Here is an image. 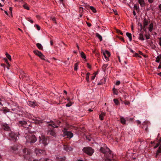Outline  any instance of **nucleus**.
<instances>
[{
	"instance_id": "f257e3e1",
	"label": "nucleus",
	"mask_w": 161,
	"mask_h": 161,
	"mask_svg": "<svg viewBox=\"0 0 161 161\" xmlns=\"http://www.w3.org/2000/svg\"><path fill=\"white\" fill-rule=\"evenodd\" d=\"M26 143H30L31 145L35 142L37 141V138L34 135H29L26 137Z\"/></svg>"
},
{
	"instance_id": "f03ea898",
	"label": "nucleus",
	"mask_w": 161,
	"mask_h": 161,
	"mask_svg": "<svg viewBox=\"0 0 161 161\" xmlns=\"http://www.w3.org/2000/svg\"><path fill=\"white\" fill-rule=\"evenodd\" d=\"M83 151L84 153L90 156L92 155L94 153L93 149L90 147H84L83 149Z\"/></svg>"
},
{
	"instance_id": "7ed1b4c3",
	"label": "nucleus",
	"mask_w": 161,
	"mask_h": 161,
	"mask_svg": "<svg viewBox=\"0 0 161 161\" xmlns=\"http://www.w3.org/2000/svg\"><path fill=\"white\" fill-rule=\"evenodd\" d=\"M100 151L102 153L104 154L105 156H107L109 154L111 153V150L107 147L105 148L101 147L100 149Z\"/></svg>"
},
{
	"instance_id": "20e7f679",
	"label": "nucleus",
	"mask_w": 161,
	"mask_h": 161,
	"mask_svg": "<svg viewBox=\"0 0 161 161\" xmlns=\"http://www.w3.org/2000/svg\"><path fill=\"white\" fill-rule=\"evenodd\" d=\"M159 145V147L158 149L156 152L155 157L156 158H157L158 156L161 153V144L160 145V143H158L154 147V148H157Z\"/></svg>"
},
{
	"instance_id": "39448f33",
	"label": "nucleus",
	"mask_w": 161,
	"mask_h": 161,
	"mask_svg": "<svg viewBox=\"0 0 161 161\" xmlns=\"http://www.w3.org/2000/svg\"><path fill=\"white\" fill-rule=\"evenodd\" d=\"M46 132L47 135H51L55 137L56 136V133L53 130L51 129L48 130H47Z\"/></svg>"
},
{
	"instance_id": "423d86ee",
	"label": "nucleus",
	"mask_w": 161,
	"mask_h": 161,
	"mask_svg": "<svg viewBox=\"0 0 161 161\" xmlns=\"http://www.w3.org/2000/svg\"><path fill=\"white\" fill-rule=\"evenodd\" d=\"M105 158L103 159L104 161H114L112 159L113 156L112 153L109 154L107 156H105Z\"/></svg>"
},
{
	"instance_id": "0eeeda50",
	"label": "nucleus",
	"mask_w": 161,
	"mask_h": 161,
	"mask_svg": "<svg viewBox=\"0 0 161 161\" xmlns=\"http://www.w3.org/2000/svg\"><path fill=\"white\" fill-rule=\"evenodd\" d=\"M40 141H42L41 142L43 143L45 146L47 145L48 143V141L47 139L45 138L44 137H42L41 139L40 137H39Z\"/></svg>"
},
{
	"instance_id": "6e6552de",
	"label": "nucleus",
	"mask_w": 161,
	"mask_h": 161,
	"mask_svg": "<svg viewBox=\"0 0 161 161\" xmlns=\"http://www.w3.org/2000/svg\"><path fill=\"white\" fill-rule=\"evenodd\" d=\"M47 123L49 124L48 125L52 126L53 128H57L58 126L56 125V124L52 120H50L49 121H45Z\"/></svg>"
},
{
	"instance_id": "1a4fd4ad",
	"label": "nucleus",
	"mask_w": 161,
	"mask_h": 161,
	"mask_svg": "<svg viewBox=\"0 0 161 161\" xmlns=\"http://www.w3.org/2000/svg\"><path fill=\"white\" fill-rule=\"evenodd\" d=\"M9 136L13 138L14 140L16 141L18 139L19 136L16 134H15L14 133L11 132V133H9Z\"/></svg>"
},
{
	"instance_id": "9d476101",
	"label": "nucleus",
	"mask_w": 161,
	"mask_h": 161,
	"mask_svg": "<svg viewBox=\"0 0 161 161\" xmlns=\"http://www.w3.org/2000/svg\"><path fill=\"white\" fill-rule=\"evenodd\" d=\"M64 148L65 150L67 152H70L73 150V148L69 146L66 145H64Z\"/></svg>"
},
{
	"instance_id": "9b49d317",
	"label": "nucleus",
	"mask_w": 161,
	"mask_h": 161,
	"mask_svg": "<svg viewBox=\"0 0 161 161\" xmlns=\"http://www.w3.org/2000/svg\"><path fill=\"white\" fill-rule=\"evenodd\" d=\"M23 152L25 155H30L31 153V152L30 150L26 148L23 149Z\"/></svg>"
},
{
	"instance_id": "f8f14e48",
	"label": "nucleus",
	"mask_w": 161,
	"mask_h": 161,
	"mask_svg": "<svg viewBox=\"0 0 161 161\" xmlns=\"http://www.w3.org/2000/svg\"><path fill=\"white\" fill-rule=\"evenodd\" d=\"M17 145H14V146L11 147V148L12 150V151L14 153H16L17 151L18 150V147Z\"/></svg>"
},
{
	"instance_id": "ddd939ff",
	"label": "nucleus",
	"mask_w": 161,
	"mask_h": 161,
	"mask_svg": "<svg viewBox=\"0 0 161 161\" xmlns=\"http://www.w3.org/2000/svg\"><path fill=\"white\" fill-rule=\"evenodd\" d=\"M138 29H140V31L143 29L144 31H146V28L142 26V24L140 23H139L138 24Z\"/></svg>"
},
{
	"instance_id": "4468645a",
	"label": "nucleus",
	"mask_w": 161,
	"mask_h": 161,
	"mask_svg": "<svg viewBox=\"0 0 161 161\" xmlns=\"http://www.w3.org/2000/svg\"><path fill=\"white\" fill-rule=\"evenodd\" d=\"M65 135H66L68 137L70 138L73 136V134L70 131H66L65 133Z\"/></svg>"
},
{
	"instance_id": "2eb2a0df",
	"label": "nucleus",
	"mask_w": 161,
	"mask_h": 161,
	"mask_svg": "<svg viewBox=\"0 0 161 161\" xmlns=\"http://www.w3.org/2000/svg\"><path fill=\"white\" fill-rule=\"evenodd\" d=\"M34 53L36 55L39 57H41V56L42 55V54L40 51L37 50H35L33 51Z\"/></svg>"
},
{
	"instance_id": "dca6fc26",
	"label": "nucleus",
	"mask_w": 161,
	"mask_h": 161,
	"mask_svg": "<svg viewBox=\"0 0 161 161\" xmlns=\"http://www.w3.org/2000/svg\"><path fill=\"white\" fill-rule=\"evenodd\" d=\"M28 104L29 105L32 107H35L36 105V103L34 101H29Z\"/></svg>"
},
{
	"instance_id": "f3484780",
	"label": "nucleus",
	"mask_w": 161,
	"mask_h": 161,
	"mask_svg": "<svg viewBox=\"0 0 161 161\" xmlns=\"http://www.w3.org/2000/svg\"><path fill=\"white\" fill-rule=\"evenodd\" d=\"M3 129L6 131H9L10 130V128L7 124H4L3 127Z\"/></svg>"
},
{
	"instance_id": "a211bd4d",
	"label": "nucleus",
	"mask_w": 161,
	"mask_h": 161,
	"mask_svg": "<svg viewBox=\"0 0 161 161\" xmlns=\"http://www.w3.org/2000/svg\"><path fill=\"white\" fill-rule=\"evenodd\" d=\"M138 2L141 7H144L145 6L144 0H138Z\"/></svg>"
},
{
	"instance_id": "6ab92c4d",
	"label": "nucleus",
	"mask_w": 161,
	"mask_h": 161,
	"mask_svg": "<svg viewBox=\"0 0 161 161\" xmlns=\"http://www.w3.org/2000/svg\"><path fill=\"white\" fill-rule=\"evenodd\" d=\"M36 154H38V153L42 154L45 153V151L42 150H38L36 149L35 151Z\"/></svg>"
},
{
	"instance_id": "aec40b11",
	"label": "nucleus",
	"mask_w": 161,
	"mask_h": 161,
	"mask_svg": "<svg viewBox=\"0 0 161 161\" xmlns=\"http://www.w3.org/2000/svg\"><path fill=\"white\" fill-rule=\"evenodd\" d=\"M126 35L129 37L130 41H131L132 39L131 34L130 33L127 32L126 33Z\"/></svg>"
},
{
	"instance_id": "412c9836",
	"label": "nucleus",
	"mask_w": 161,
	"mask_h": 161,
	"mask_svg": "<svg viewBox=\"0 0 161 161\" xmlns=\"http://www.w3.org/2000/svg\"><path fill=\"white\" fill-rule=\"evenodd\" d=\"M105 113L102 112L99 115V118L101 120H102L103 119V117L105 116Z\"/></svg>"
},
{
	"instance_id": "4be33fe9",
	"label": "nucleus",
	"mask_w": 161,
	"mask_h": 161,
	"mask_svg": "<svg viewBox=\"0 0 161 161\" xmlns=\"http://www.w3.org/2000/svg\"><path fill=\"white\" fill-rule=\"evenodd\" d=\"M19 123L21 125V126H23L27 124L26 121L24 120L19 121Z\"/></svg>"
},
{
	"instance_id": "5701e85b",
	"label": "nucleus",
	"mask_w": 161,
	"mask_h": 161,
	"mask_svg": "<svg viewBox=\"0 0 161 161\" xmlns=\"http://www.w3.org/2000/svg\"><path fill=\"white\" fill-rule=\"evenodd\" d=\"M120 122L123 124H125L126 120L123 117H120Z\"/></svg>"
},
{
	"instance_id": "b1692460",
	"label": "nucleus",
	"mask_w": 161,
	"mask_h": 161,
	"mask_svg": "<svg viewBox=\"0 0 161 161\" xmlns=\"http://www.w3.org/2000/svg\"><path fill=\"white\" fill-rule=\"evenodd\" d=\"M36 45L39 49L40 50L43 49L42 46L40 43H37L36 44Z\"/></svg>"
},
{
	"instance_id": "393cba45",
	"label": "nucleus",
	"mask_w": 161,
	"mask_h": 161,
	"mask_svg": "<svg viewBox=\"0 0 161 161\" xmlns=\"http://www.w3.org/2000/svg\"><path fill=\"white\" fill-rule=\"evenodd\" d=\"M148 25V22L146 19H145L143 21V26L145 27Z\"/></svg>"
},
{
	"instance_id": "a878e982",
	"label": "nucleus",
	"mask_w": 161,
	"mask_h": 161,
	"mask_svg": "<svg viewBox=\"0 0 161 161\" xmlns=\"http://www.w3.org/2000/svg\"><path fill=\"white\" fill-rule=\"evenodd\" d=\"M153 24L151 23L149 25V30L151 32L153 30Z\"/></svg>"
},
{
	"instance_id": "bb28decb",
	"label": "nucleus",
	"mask_w": 161,
	"mask_h": 161,
	"mask_svg": "<svg viewBox=\"0 0 161 161\" xmlns=\"http://www.w3.org/2000/svg\"><path fill=\"white\" fill-rule=\"evenodd\" d=\"M49 160L46 158H41L39 160L36 159L33 160V161H49Z\"/></svg>"
},
{
	"instance_id": "cd10ccee",
	"label": "nucleus",
	"mask_w": 161,
	"mask_h": 161,
	"mask_svg": "<svg viewBox=\"0 0 161 161\" xmlns=\"http://www.w3.org/2000/svg\"><path fill=\"white\" fill-rule=\"evenodd\" d=\"M143 32L139 34V39L140 40H142V41H143L144 40V38L143 37Z\"/></svg>"
},
{
	"instance_id": "c85d7f7f",
	"label": "nucleus",
	"mask_w": 161,
	"mask_h": 161,
	"mask_svg": "<svg viewBox=\"0 0 161 161\" xmlns=\"http://www.w3.org/2000/svg\"><path fill=\"white\" fill-rule=\"evenodd\" d=\"M80 54L81 57L84 59H86V57L84 53L83 52H80Z\"/></svg>"
},
{
	"instance_id": "c756f323",
	"label": "nucleus",
	"mask_w": 161,
	"mask_h": 161,
	"mask_svg": "<svg viewBox=\"0 0 161 161\" xmlns=\"http://www.w3.org/2000/svg\"><path fill=\"white\" fill-rule=\"evenodd\" d=\"M96 36L101 41L102 40V36L98 33H96Z\"/></svg>"
},
{
	"instance_id": "7c9ffc66",
	"label": "nucleus",
	"mask_w": 161,
	"mask_h": 161,
	"mask_svg": "<svg viewBox=\"0 0 161 161\" xmlns=\"http://www.w3.org/2000/svg\"><path fill=\"white\" fill-rule=\"evenodd\" d=\"M90 8L93 11V12L95 13L97 12V10L93 6H90Z\"/></svg>"
},
{
	"instance_id": "2f4dec72",
	"label": "nucleus",
	"mask_w": 161,
	"mask_h": 161,
	"mask_svg": "<svg viewBox=\"0 0 161 161\" xmlns=\"http://www.w3.org/2000/svg\"><path fill=\"white\" fill-rule=\"evenodd\" d=\"M6 55L7 57V58L10 61H11L12 60L11 58V56L8 54V53H6Z\"/></svg>"
},
{
	"instance_id": "473e14b6",
	"label": "nucleus",
	"mask_w": 161,
	"mask_h": 161,
	"mask_svg": "<svg viewBox=\"0 0 161 161\" xmlns=\"http://www.w3.org/2000/svg\"><path fill=\"white\" fill-rule=\"evenodd\" d=\"M108 64H104L102 67L103 69V71H104L106 69L107 67L108 66Z\"/></svg>"
},
{
	"instance_id": "72a5a7b5",
	"label": "nucleus",
	"mask_w": 161,
	"mask_h": 161,
	"mask_svg": "<svg viewBox=\"0 0 161 161\" xmlns=\"http://www.w3.org/2000/svg\"><path fill=\"white\" fill-rule=\"evenodd\" d=\"M23 7L25 9L29 10V8L26 4H25L23 5Z\"/></svg>"
},
{
	"instance_id": "f704fd0d",
	"label": "nucleus",
	"mask_w": 161,
	"mask_h": 161,
	"mask_svg": "<svg viewBox=\"0 0 161 161\" xmlns=\"http://www.w3.org/2000/svg\"><path fill=\"white\" fill-rule=\"evenodd\" d=\"M43 120H36L35 122L36 124H40L43 122Z\"/></svg>"
},
{
	"instance_id": "c9c22d12",
	"label": "nucleus",
	"mask_w": 161,
	"mask_h": 161,
	"mask_svg": "<svg viewBox=\"0 0 161 161\" xmlns=\"http://www.w3.org/2000/svg\"><path fill=\"white\" fill-rule=\"evenodd\" d=\"M104 52L106 54V55L108 57H109L110 56V53L108 51L106 50Z\"/></svg>"
},
{
	"instance_id": "e433bc0d",
	"label": "nucleus",
	"mask_w": 161,
	"mask_h": 161,
	"mask_svg": "<svg viewBox=\"0 0 161 161\" xmlns=\"http://www.w3.org/2000/svg\"><path fill=\"white\" fill-rule=\"evenodd\" d=\"M73 104V103H72L71 102L69 101V103H67L66 104V106L67 107H69L71 106L72 104Z\"/></svg>"
},
{
	"instance_id": "4c0bfd02",
	"label": "nucleus",
	"mask_w": 161,
	"mask_h": 161,
	"mask_svg": "<svg viewBox=\"0 0 161 161\" xmlns=\"http://www.w3.org/2000/svg\"><path fill=\"white\" fill-rule=\"evenodd\" d=\"M58 161H65V157H64V158H60L58 159Z\"/></svg>"
},
{
	"instance_id": "58836bf2",
	"label": "nucleus",
	"mask_w": 161,
	"mask_h": 161,
	"mask_svg": "<svg viewBox=\"0 0 161 161\" xmlns=\"http://www.w3.org/2000/svg\"><path fill=\"white\" fill-rule=\"evenodd\" d=\"M114 102L115 103L116 105H118L119 104V103L118 100L117 99H114Z\"/></svg>"
},
{
	"instance_id": "ea45409f",
	"label": "nucleus",
	"mask_w": 161,
	"mask_h": 161,
	"mask_svg": "<svg viewBox=\"0 0 161 161\" xmlns=\"http://www.w3.org/2000/svg\"><path fill=\"white\" fill-rule=\"evenodd\" d=\"M78 63H75V64L74 69V70H76L78 69Z\"/></svg>"
},
{
	"instance_id": "a19ab883",
	"label": "nucleus",
	"mask_w": 161,
	"mask_h": 161,
	"mask_svg": "<svg viewBox=\"0 0 161 161\" xmlns=\"http://www.w3.org/2000/svg\"><path fill=\"white\" fill-rule=\"evenodd\" d=\"M27 20L30 22L31 23H33V21L30 18H26Z\"/></svg>"
},
{
	"instance_id": "79ce46f5",
	"label": "nucleus",
	"mask_w": 161,
	"mask_h": 161,
	"mask_svg": "<svg viewBox=\"0 0 161 161\" xmlns=\"http://www.w3.org/2000/svg\"><path fill=\"white\" fill-rule=\"evenodd\" d=\"M103 54L106 59L107 60L108 59V57L106 55V54H105V53L104 52L103 53Z\"/></svg>"
},
{
	"instance_id": "37998d69",
	"label": "nucleus",
	"mask_w": 161,
	"mask_h": 161,
	"mask_svg": "<svg viewBox=\"0 0 161 161\" xmlns=\"http://www.w3.org/2000/svg\"><path fill=\"white\" fill-rule=\"evenodd\" d=\"M51 19H52V20L53 21L55 22V23H56V19L55 17H51Z\"/></svg>"
},
{
	"instance_id": "c03bdc74",
	"label": "nucleus",
	"mask_w": 161,
	"mask_h": 161,
	"mask_svg": "<svg viewBox=\"0 0 161 161\" xmlns=\"http://www.w3.org/2000/svg\"><path fill=\"white\" fill-rule=\"evenodd\" d=\"M4 59V60L5 62H6V63L8 64V65L9 66H10V65L8 62V59H7V58H5Z\"/></svg>"
},
{
	"instance_id": "a18cd8bd",
	"label": "nucleus",
	"mask_w": 161,
	"mask_h": 161,
	"mask_svg": "<svg viewBox=\"0 0 161 161\" xmlns=\"http://www.w3.org/2000/svg\"><path fill=\"white\" fill-rule=\"evenodd\" d=\"M117 32L120 33V34L122 35H123V33L120 30L117 29L116 30Z\"/></svg>"
},
{
	"instance_id": "49530a36",
	"label": "nucleus",
	"mask_w": 161,
	"mask_h": 161,
	"mask_svg": "<svg viewBox=\"0 0 161 161\" xmlns=\"http://www.w3.org/2000/svg\"><path fill=\"white\" fill-rule=\"evenodd\" d=\"M35 26L36 27V28L38 30H40V27L37 25H35Z\"/></svg>"
},
{
	"instance_id": "de8ad7c7",
	"label": "nucleus",
	"mask_w": 161,
	"mask_h": 161,
	"mask_svg": "<svg viewBox=\"0 0 161 161\" xmlns=\"http://www.w3.org/2000/svg\"><path fill=\"white\" fill-rule=\"evenodd\" d=\"M133 56L135 57H139L140 58L141 57L140 56H139L138 54L137 53H135V54L133 55Z\"/></svg>"
},
{
	"instance_id": "09e8293b",
	"label": "nucleus",
	"mask_w": 161,
	"mask_h": 161,
	"mask_svg": "<svg viewBox=\"0 0 161 161\" xmlns=\"http://www.w3.org/2000/svg\"><path fill=\"white\" fill-rule=\"evenodd\" d=\"M160 59L159 56L157 58H156V62L158 63L159 62V59Z\"/></svg>"
},
{
	"instance_id": "8fccbe9b",
	"label": "nucleus",
	"mask_w": 161,
	"mask_h": 161,
	"mask_svg": "<svg viewBox=\"0 0 161 161\" xmlns=\"http://www.w3.org/2000/svg\"><path fill=\"white\" fill-rule=\"evenodd\" d=\"M42 59L43 60H46V59L44 58L45 56L42 54V55L41 56V57H39Z\"/></svg>"
},
{
	"instance_id": "3c124183",
	"label": "nucleus",
	"mask_w": 161,
	"mask_h": 161,
	"mask_svg": "<svg viewBox=\"0 0 161 161\" xmlns=\"http://www.w3.org/2000/svg\"><path fill=\"white\" fill-rule=\"evenodd\" d=\"M83 11V8L82 7H80V8L79 11L80 13H81Z\"/></svg>"
},
{
	"instance_id": "603ef678",
	"label": "nucleus",
	"mask_w": 161,
	"mask_h": 161,
	"mask_svg": "<svg viewBox=\"0 0 161 161\" xmlns=\"http://www.w3.org/2000/svg\"><path fill=\"white\" fill-rule=\"evenodd\" d=\"M134 8L136 9V10H137L139 8L138 7L137 5L135 4L134 6Z\"/></svg>"
},
{
	"instance_id": "864d4df0",
	"label": "nucleus",
	"mask_w": 161,
	"mask_h": 161,
	"mask_svg": "<svg viewBox=\"0 0 161 161\" xmlns=\"http://www.w3.org/2000/svg\"><path fill=\"white\" fill-rule=\"evenodd\" d=\"M86 24H87V26L89 27H90L92 25L90 23H89V22H86Z\"/></svg>"
},
{
	"instance_id": "5fc2aeb1",
	"label": "nucleus",
	"mask_w": 161,
	"mask_h": 161,
	"mask_svg": "<svg viewBox=\"0 0 161 161\" xmlns=\"http://www.w3.org/2000/svg\"><path fill=\"white\" fill-rule=\"evenodd\" d=\"M124 103L125 105H128L130 104V102H129L126 101Z\"/></svg>"
},
{
	"instance_id": "6e6d98bb",
	"label": "nucleus",
	"mask_w": 161,
	"mask_h": 161,
	"mask_svg": "<svg viewBox=\"0 0 161 161\" xmlns=\"http://www.w3.org/2000/svg\"><path fill=\"white\" fill-rule=\"evenodd\" d=\"M87 64L88 68L89 69H91V65L89 63H87Z\"/></svg>"
},
{
	"instance_id": "4d7b16f0",
	"label": "nucleus",
	"mask_w": 161,
	"mask_h": 161,
	"mask_svg": "<svg viewBox=\"0 0 161 161\" xmlns=\"http://www.w3.org/2000/svg\"><path fill=\"white\" fill-rule=\"evenodd\" d=\"M120 84V81H117L116 83V85H119Z\"/></svg>"
},
{
	"instance_id": "13d9d810",
	"label": "nucleus",
	"mask_w": 161,
	"mask_h": 161,
	"mask_svg": "<svg viewBox=\"0 0 161 161\" xmlns=\"http://www.w3.org/2000/svg\"><path fill=\"white\" fill-rule=\"evenodd\" d=\"M95 75H94V76H92L91 77V79L92 80H94L95 77Z\"/></svg>"
},
{
	"instance_id": "bf43d9fd",
	"label": "nucleus",
	"mask_w": 161,
	"mask_h": 161,
	"mask_svg": "<svg viewBox=\"0 0 161 161\" xmlns=\"http://www.w3.org/2000/svg\"><path fill=\"white\" fill-rule=\"evenodd\" d=\"M86 81H87V82H89V76H86Z\"/></svg>"
},
{
	"instance_id": "052dcab7",
	"label": "nucleus",
	"mask_w": 161,
	"mask_h": 161,
	"mask_svg": "<svg viewBox=\"0 0 161 161\" xmlns=\"http://www.w3.org/2000/svg\"><path fill=\"white\" fill-rule=\"evenodd\" d=\"M159 44L160 46H161V37L160 38H159Z\"/></svg>"
},
{
	"instance_id": "680f3d73",
	"label": "nucleus",
	"mask_w": 161,
	"mask_h": 161,
	"mask_svg": "<svg viewBox=\"0 0 161 161\" xmlns=\"http://www.w3.org/2000/svg\"><path fill=\"white\" fill-rule=\"evenodd\" d=\"M9 10L10 11L11 13L12 14V8L11 7H10L9 8Z\"/></svg>"
},
{
	"instance_id": "e2e57ef3",
	"label": "nucleus",
	"mask_w": 161,
	"mask_h": 161,
	"mask_svg": "<svg viewBox=\"0 0 161 161\" xmlns=\"http://www.w3.org/2000/svg\"><path fill=\"white\" fill-rule=\"evenodd\" d=\"M130 51L131 52L133 53H134V51H133L131 49V48H130Z\"/></svg>"
},
{
	"instance_id": "0e129e2a",
	"label": "nucleus",
	"mask_w": 161,
	"mask_h": 161,
	"mask_svg": "<svg viewBox=\"0 0 161 161\" xmlns=\"http://www.w3.org/2000/svg\"><path fill=\"white\" fill-rule=\"evenodd\" d=\"M158 7L160 11H161V4L159 5Z\"/></svg>"
},
{
	"instance_id": "69168bd1",
	"label": "nucleus",
	"mask_w": 161,
	"mask_h": 161,
	"mask_svg": "<svg viewBox=\"0 0 161 161\" xmlns=\"http://www.w3.org/2000/svg\"><path fill=\"white\" fill-rule=\"evenodd\" d=\"M148 1L149 3H151L153 2V0H148Z\"/></svg>"
},
{
	"instance_id": "338daca9",
	"label": "nucleus",
	"mask_w": 161,
	"mask_h": 161,
	"mask_svg": "<svg viewBox=\"0 0 161 161\" xmlns=\"http://www.w3.org/2000/svg\"><path fill=\"white\" fill-rule=\"evenodd\" d=\"M145 130L147 131L148 130V127L147 125H146V128L145 129Z\"/></svg>"
},
{
	"instance_id": "774afa93",
	"label": "nucleus",
	"mask_w": 161,
	"mask_h": 161,
	"mask_svg": "<svg viewBox=\"0 0 161 161\" xmlns=\"http://www.w3.org/2000/svg\"><path fill=\"white\" fill-rule=\"evenodd\" d=\"M136 122L138 124H140L141 123V122L139 120H137Z\"/></svg>"
}]
</instances>
